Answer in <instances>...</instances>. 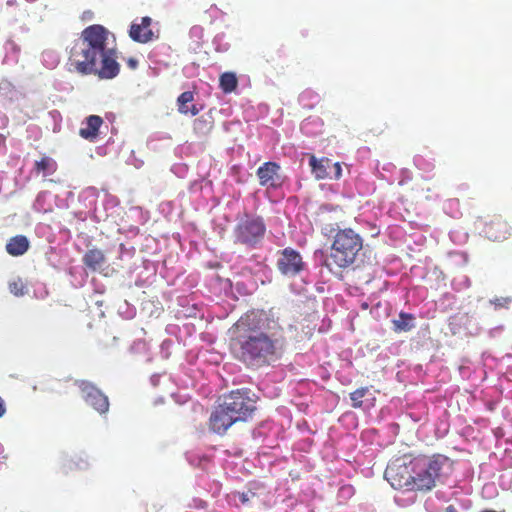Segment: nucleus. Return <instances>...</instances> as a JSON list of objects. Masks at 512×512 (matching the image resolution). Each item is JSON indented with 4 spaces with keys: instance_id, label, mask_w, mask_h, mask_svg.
I'll return each mask as SVG.
<instances>
[{
    "instance_id": "obj_27",
    "label": "nucleus",
    "mask_w": 512,
    "mask_h": 512,
    "mask_svg": "<svg viewBox=\"0 0 512 512\" xmlns=\"http://www.w3.org/2000/svg\"><path fill=\"white\" fill-rule=\"evenodd\" d=\"M237 496L239 498V501L243 505L247 504L250 501V494L249 493H245V492L240 493V492H238Z\"/></svg>"
},
{
    "instance_id": "obj_11",
    "label": "nucleus",
    "mask_w": 512,
    "mask_h": 512,
    "mask_svg": "<svg viewBox=\"0 0 512 512\" xmlns=\"http://www.w3.org/2000/svg\"><path fill=\"white\" fill-rule=\"evenodd\" d=\"M482 233L491 241H503L511 235V227L500 215H494L484 223Z\"/></svg>"
},
{
    "instance_id": "obj_23",
    "label": "nucleus",
    "mask_w": 512,
    "mask_h": 512,
    "mask_svg": "<svg viewBox=\"0 0 512 512\" xmlns=\"http://www.w3.org/2000/svg\"><path fill=\"white\" fill-rule=\"evenodd\" d=\"M369 392V387H361L350 393V400L353 408L362 407V398Z\"/></svg>"
},
{
    "instance_id": "obj_7",
    "label": "nucleus",
    "mask_w": 512,
    "mask_h": 512,
    "mask_svg": "<svg viewBox=\"0 0 512 512\" xmlns=\"http://www.w3.org/2000/svg\"><path fill=\"white\" fill-rule=\"evenodd\" d=\"M266 226L259 216L245 215L234 228V242L254 247L264 237Z\"/></svg>"
},
{
    "instance_id": "obj_13",
    "label": "nucleus",
    "mask_w": 512,
    "mask_h": 512,
    "mask_svg": "<svg viewBox=\"0 0 512 512\" xmlns=\"http://www.w3.org/2000/svg\"><path fill=\"white\" fill-rule=\"evenodd\" d=\"M151 24L152 19L148 16L142 17L139 23L134 21L129 30L130 38L135 42L143 44L157 38V35L150 28Z\"/></svg>"
},
{
    "instance_id": "obj_20",
    "label": "nucleus",
    "mask_w": 512,
    "mask_h": 512,
    "mask_svg": "<svg viewBox=\"0 0 512 512\" xmlns=\"http://www.w3.org/2000/svg\"><path fill=\"white\" fill-rule=\"evenodd\" d=\"M219 86L221 90L228 94L236 90L238 86V79L233 72H225L220 76Z\"/></svg>"
},
{
    "instance_id": "obj_6",
    "label": "nucleus",
    "mask_w": 512,
    "mask_h": 512,
    "mask_svg": "<svg viewBox=\"0 0 512 512\" xmlns=\"http://www.w3.org/2000/svg\"><path fill=\"white\" fill-rule=\"evenodd\" d=\"M414 457L404 455L391 461L385 469L384 477L394 489L412 491Z\"/></svg>"
},
{
    "instance_id": "obj_4",
    "label": "nucleus",
    "mask_w": 512,
    "mask_h": 512,
    "mask_svg": "<svg viewBox=\"0 0 512 512\" xmlns=\"http://www.w3.org/2000/svg\"><path fill=\"white\" fill-rule=\"evenodd\" d=\"M363 249V238L352 228H337L332 235L326 266L347 269L352 267Z\"/></svg>"
},
{
    "instance_id": "obj_3",
    "label": "nucleus",
    "mask_w": 512,
    "mask_h": 512,
    "mask_svg": "<svg viewBox=\"0 0 512 512\" xmlns=\"http://www.w3.org/2000/svg\"><path fill=\"white\" fill-rule=\"evenodd\" d=\"M255 409V401L248 391H231L212 411L209 428L218 435H224L234 423L246 421Z\"/></svg>"
},
{
    "instance_id": "obj_18",
    "label": "nucleus",
    "mask_w": 512,
    "mask_h": 512,
    "mask_svg": "<svg viewBox=\"0 0 512 512\" xmlns=\"http://www.w3.org/2000/svg\"><path fill=\"white\" fill-rule=\"evenodd\" d=\"M194 100V93L192 91H185L177 98L178 111L181 114H191L195 116L199 113L200 109L196 105L188 106Z\"/></svg>"
},
{
    "instance_id": "obj_14",
    "label": "nucleus",
    "mask_w": 512,
    "mask_h": 512,
    "mask_svg": "<svg viewBox=\"0 0 512 512\" xmlns=\"http://www.w3.org/2000/svg\"><path fill=\"white\" fill-rule=\"evenodd\" d=\"M279 170L280 166L276 162H265L256 172L259 184L265 187H278L280 185Z\"/></svg>"
},
{
    "instance_id": "obj_25",
    "label": "nucleus",
    "mask_w": 512,
    "mask_h": 512,
    "mask_svg": "<svg viewBox=\"0 0 512 512\" xmlns=\"http://www.w3.org/2000/svg\"><path fill=\"white\" fill-rule=\"evenodd\" d=\"M512 298L511 297H498L493 300H491V304L495 306V308H508V306L511 304Z\"/></svg>"
},
{
    "instance_id": "obj_12",
    "label": "nucleus",
    "mask_w": 512,
    "mask_h": 512,
    "mask_svg": "<svg viewBox=\"0 0 512 512\" xmlns=\"http://www.w3.org/2000/svg\"><path fill=\"white\" fill-rule=\"evenodd\" d=\"M116 58L115 49L106 48L104 55L101 56L99 60L101 62V66L98 68L96 65V72H93L92 74H97L101 79L115 78L120 72V65Z\"/></svg>"
},
{
    "instance_id": "obj_5",
    "label": "nucleus",
    "mask_w": 512,
    "mask_h": 512,
    "mask_svg": "<svg viewBox=\"0 0 512 512\" xmlns=\"http://www.w3.org/2000/svg\"><path fill=\"white\" fill-rule=\"evenodd\" d=\"M452 471V462L441 454L414 457V492H429Z\"/></svg>"
},
{
    "instance_id": "obj_1",
    "label": "nucleus",
    "mask_w": 512,
    "mask_h": 512,
    "mask_svg": "<svg viewBox=\"0 0 512 512\" xmlns=\"http://www.w3.org/2000/svg\"><path fill=\"white\" fill-rule=\"evenodd\" d=\"M237 336L231 348L236 358L248 366L268 364L276 355L277 339L268 335L255 323V315L241 317L236 323Z\"/></svg>"
},
{
    "instance_id": "obj_9",
    "label": "nucleus",
    "mask_w": 512,
    "mask_h": 512,
    "mask_svg": "<svg viewBox=\"0 0 512 512\" xmlns=\"http://www.w3.org/2000/svg\"><path fill=\"white\" fill-rule=\"evenodd\" d=\"M276 265L280 273L288 277L298 275L305 268V263L300 253L290 247L280 251Z\"/></svg>"
},
{
    "instance_id": "obj_8",
    "label": "nucleus",
    "mask_w": 512,
    "mask_h": 512,
    "mask_svg": "<svg viewBox=\"0 0 512 512\" xmlns=\"http://www.w3.org/2000/svg\"><path fill=\"white\" fill-rule=\"evenodd\" d=\"M309 166L316 180H339L342 177L341 163H332L327 157L317 158L314 154H309Z\"/></svg>"
},
{
    "instance_id": "obj_15",
    "label": "nucleus",
    "mask_w": 512,
    "mask_h": 512,
    "mask_svg": "<svg viewBox=\"0 0 512 512\" xmlns=\"http://www.w3.org/2000/svg\"><path fill=\"white\" fill-rule=\"evenodd\" d=\"M103 119L98 115H90L83 121V127L79 130V135L90 142H94L99 135V129L103 125Z\"/></svg>"
},
{
    "instance_id": "obj_26",
    "label": "nucleus",
    "mask_w": 512,
    "mask_h": 512,
    "mask_svg": "<svg viewBox=\"0 0 512 512\" xmlns=\"http://www.w3.org/2000/svg\"><path fill=\"white\" fill-rule=\"evenodd\" d=\"M126 64L127 66L131 69V70H135L137 69L138 67V60L134 57H129L127 60H126Z\"/></svg>"
},
{
    "instance_id": "obj_16",
    "label": "nucleus",
    "mask_w": 512,
    "mask_h": 512,
    "mask_svg": "<svg viewBox=\"0 0 512 512\" xmlns=\"http://www.w3.org/2000/svg\"><path fill=\"white\" fill-rule=\"evenodd\" d=\"M84 265L91 271L100 270L106 263L104 252L98 248L88 249L83 256Z\"/></svg>"
},
{
    "instance_id": "obj_2",
    "label": "nucleus",
    "mask_w": 512,
    "mask_h": 512,
    "mask_svg": "<svg viewBox=\"0 0 512 512\" xmlns=\"http://www.w3.org/2000/svg\"><path fill=\"white\" fill-rule=\"evenodd\" d=\"M109 31L102 25L85 28L70 50L69 61L83 75L96 72V65L107 48Z\"/></svg>"
},
{
    "instance_id": "obj_19",
    "label": "nucleus",
    "mask_w": 512,
    "mask_h": 512,
    "mask_svg": "<svg viewBox=\"0 0 512 512\" xmlns=\"http://www.w3.org/2000/svg\"><path fill=\"white\" fill-rule=\"evenodd\" d=\"M415 317L406 312H400L398 319L392 321L395 332H408L414 327Z\"/></svg>"
},
{
    "instance_id": "obj_28",
    "label": "nucleus",
    "mask_w": 512,
    "mask_h": 512,
    "mask_svg": "<svg viewBox=\"0 0 512 512\" xmlns=\"http://www.w3.org/2000/svg\"><path fill=\"white\" fill-rule=\"evenodd\" d=\"M93 18V12L92 11H85L83 13L82 19L83 20H91Z\"/></svg>"
},
{
    "instance_id": "obj_30",
    "label": "nucleus",
    "mask_w": 512,
    "mask_h": 512,
    "mask_svg": "<svg viewBox=\"0 0 512 512\" xmlns=\"http://www.w3.org/2000/svg\"><path fill=\"white\" fill-rule=\"evenodd\" d=\"M445 512H458V510L454 505H449L446 507Z\"/></svg>"
},
{
    "instance_id": "obj_22",
    "label": "nucleus",
    "mask_w": 512,
    "mask_h": 512,
    "mask_svg": "<svg viewBox=\"0 0 512 512\" xmlns=\"http://www.w3.org/2000/svg\"><path fill=\"white\" fill-rule=\"evenodd\" d=\"M193 130L198 135H207L212 130V122L199 117L193 122Z\"/></svg>"
},
{
    "instance_id": "obj_21",
    "label": "nucleus",
    "mask_w": 512,
    "mask_h": 512,
    "mask_svg": "<svg viewBox=\"0 0 512 512\" xmlns=\"http://www.w3.org/2000/svg\"><path fill=\"white\" fill-rule=\"evenodd\" d=\"M57 170V163L50 157L44 156L34 163V171L37 174H53Z\"/></svg>"
},
{
    "instance_id": "obj_10",
    "label": "nucleus",
    "mask_w": 512,
    "mask_h": 512,
    "mask_svg": "<svg viewBox=\"0 0 512 512\" xmlns=\"http://www.w3.org/2000/svg\"><path fill=\"white\" fill-rule=\"evenodd\" d=\"M76 384L82 393L83 399L88 405L100 414L108 412L110 406L108 397L100 389L86 380L77 381Z\"/></svg>"
},
{
    "instance_id": "obj_17",
    "label": "nucleus",
    "mask_w": 512,
    "mask_h": 512,
    "mask_svg": "<svg viewBox=\"0 0 512 512\" xmlns=\"http://www.w3.org/2000/svg\"><path fill=\"white\" fill-rule=\"evenodd\" d=\"M30 247L29 240L24 235H17L10 238L6 244V251L11 256H21L25 254Z\"/></svg>"
},
{
    "instance_id": "obj_24",
    "label": "nucleus",
    "mask_w": 512,
    "mask_h": 512,
    "mask_svg": "<svg viewBox=\"0 0 512 512\" xmlns=\"http://www.w3.org/2000/svg\"><path fill=\"white\" fill-rule=\"evenodd\" d=\"M9 291L13 295L19 297V296H23L27 292V289H26V285L23 282V280L20 278H17L9 283Z\"/></svg>"
},
{
    "instance_id": "obj_29",
    "label": "nucleus",
    "mask_w": 512,
    "mask_h": 512,
    "mask_svg": "<svg viewBox=\"0 0 512 512\" xmlns=\"http://www.w3.org/2000/svg\"><path fill=\"white\" fill-rule=\"evenodd\" d=\"M6 409L3 399L0 397V417L4 415Z\"/></svg>"
}]
</instances>
